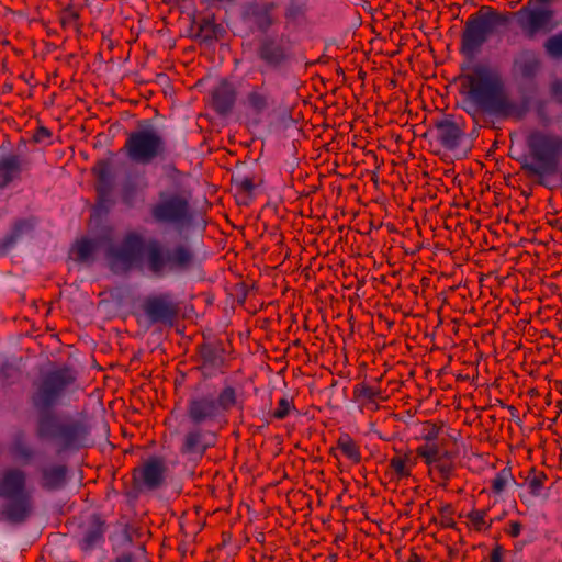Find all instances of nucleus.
Returning <instances> with one entry per match:
<instances>
[{"instance_id": "4", "label": "nucleus", "mask_w": 562, "mask_h": 562, "mask_svg": "<svg viewBox=\"0 0 562 562\" xmlns=\"http://www.w3.org/2000/svg\"><path fill=\"white\" fill-rule=\"evenodd\" d=\"M87 425L74 418H60L48 414L37 420V437L49 441L60 450H77L90 442Z\"/></svg>"}, {"instance_id": "34", "label": "nucleus", "mask_w": 562, "mask_h": 562, "mask_svg": "<svg viewBox=\"0 0 562 562\" xmlns=\"http://www.w3.org/2000/svg\"><path fill=\"white\" fill-rule=\"evenodd\" d=\"M337 449L346 457H358L360 454L357 442L347 434L339 437Z\"/></svg>"}, {"instance_id": "20", "label": "nucleus", "mask_w": 562, "mask_h": 562, "mask_svg": "<svg viewBox=\"0 0 562 562\" xmlns=\"http://www.w3.org/2000/svg\"><path fill=\"white\" fill-rule=\"evenodd\" d=\"M200 355L202 360L200 369L204 376H212L222 370L224 356L221 349L205 345L202 346Z\"/></svg>"}, {"instance_id": "16", "label": "nucleus", "mask_w": 562, "mask_h": 562, "mask_svg": "<svg viewBox=\"0 0 562 562\" xmlns=\"http://www.w3.org/2000/svg\"><path fill=\"white\" fill-rule=\"evenodd\" d=\"M30 169L31 168L25 164L12 157L11 154H9L8 147L3 145L0 146V186L9 187L22 181L24 175L30 171Z\"/></svg>"}, {"instance_id": "26", "label": "nucleus", "mask_w": 562, "mask_h": 562, "mask_svg": "<svg viewBox=\"0 0 562 562\" xmlns=\"http://www.w3.org/2000/svg\"><path fill=\"white\" fill-rule=\"evenodd\" d=\"M25 369L22 357L11 356L0 359V378L13 379Z\"/></svg>"}, {"instance_id": "35", "label": "nucleus", "mask_w": 562, "mask_h": 562, "mask_svg": "<svg viewBox=\"0 0 562 562\" xmlns=\"http://www.w3.org/2000/svg\"><path fill=\"white\" fill-rule=\"evenodd\" d=\"M544 47L550 56L554 58L562 57V33L548 38Z\"/></svg>"}, {"instance_id": "45", "label": "nucleus", "mask_w": 562, "mask_h": 562, "mask_svg": "<svg viewBox=\"0 0 562 562\" xmlns=\"http://www.w3.org/2000/svg\"><path fill=\"white\" fill-rule=\"evenodd\" d=\"M552 93L559 100H562V81H557L552 85Z\"/></svg>"}, {"instance_id": "51", "label": "nucleus", "mask_w": 562, "mask_h": 562, "mask_svg": "<svg viewBox=\"0 0 562 562\" xmlns=\"http://www.w3.org/2000/svg\"><path fill=\"white\" fill-rule=\"evenodd\" d=\"M100 177L104 178L105 177V172H101Z\"/></svg>"}, {"instance_id": "36", "label": "nucleus", "mask_w": 562, "mask_h": 562, "mask_svg": "<svg viewBox=\"0 0 562 562\" xmlns=\"http://www.w3.org/2000/svg\"><path fill=\"white\" fill-rule=\"evenodd\" d=\"M485 516L486 513L483 510H472L471 513H469L468 519L471 528H473L476 531L487 529L490 527V524H486Z\"/></svg>"}, {"instance_id": "13", "label": "nucleus", "mask_w": 562, "mask_h": 562, "mask_svg": "<svg viewBox=\"0 0 562 562\" xmlns=\"http://www.w3.org/2000/svg\"><path fill=\"white\" fill-rule=\"evenodd\" d=\"M168 477V469L162 459H149L134 469L133 481L138 491L160 487Z\"/></svg>"}, {"instance_id": "22", "label": "nucleus", "mask_w": 562, "mask_h": 562, "mask_svg": "<svg viewBox=\"0 0 562 562\" xmlns=\"http://www.w3.org/2000/svg\"><path fill=\"white\" fill-rule=\"evenodd\" d=\"M258 55L260 59L270 66H279L286 58L284 47L270 38H267L261 43L258 49Z\"/></svg>"}, {"instance_id": "43", "label": "nucleus", "mask_w": 562, "mask_h": 562, "mask_svg": "<svg viewBox=\"0 0 562 562\" xmlns=\"http://www.w3.org/2000/svg\"><path fill=\"white\" fill-rule=\"evenodd\" d=\"M52 133L48 128L37 125V143L46 142L50 139Z\"/></svg>"}, {"instance_id": "44", "label": "nucleus", "mask_w": 562, "mask_h": 562, "mask_svg": "<svg viewBox=\"0 0 562 562\" xmlns=\"http://www.w3.org/2000/svg\"><path fill=\"white\" fill-rule=\"evenodd\" d=\"M504 551L501 547H496L492 550L490 562H503Z\"/></svg>"}, {"instance_id": "8", "label": "nucleus", "mask_w": 562, "mask_h": 562, "mask_svg": "<svg viewBox=\"0 0 562 562\" xmlns=\"http://www.w3.org/2000/svg\"><path fill=\"white\" fill-rule=\"evenodd\" d=\"M150 214L158 224H168L176 228L189 226L193 220L190 196L180 191H161L150 207Z\"/></svg>"}, {"instance_id": "30", "label": "nucleus", "mask_w": 562, "mask_h": 562, "mask_svg": "<svg viewBox=\"0 0 562 562\" xmlns=\"http://www.w3.org/2000/svg\"><path fill=\"white\" fill-rule=\"evenodd\" d=\"M412 459H391L387 465V474L392 480H398L409 474Z\"/></svg>"}, {"instance_id": "38", "label": "nucleus", "mask_w": 562, "mask_h": 562, "mask_svg": "<svg viewBox=\"0 0 562 562\" xmlns=\"http://www.w3.org/2000/svg\"><path fill=\"white\" fill-rule=\"evenodd\" d=\"M547 476L543 473L533 474L528 480L529 488L532 495L539 496L543 486V481Z\"/></svg>"}, {"instance_id": "15", "label": "nucleus", "mask_w": 562, "mask_h": 562, "mask_svg": "<svg viewBox=\"0 0 562 562\" xmlns=\"http://www.w3.org/2000/svg\"><path fill=\"white\" fill-rule=\"evenodd\" d=\"M143 311L151 323H171L178 313L177 305L168 294L147 297Z\"/></svg>"}, {"instance_id": "17", "label": "nucleus", "mask_w": 562, "mask_h": 562, "mask_svg": "<svg viewBox=\"0 0 562 562\" xmlns=\"http://www.w3.org/2000/svg\"><path fill=\"white\" fill-rule=\"evenodd\" d=\"M437 139L447 149L459 146L463 131L450 119H443L435 123Z\"/></svg>"}, {"instance_id": "19", "label": "nucleus", "mask_w": 562, "mask_h": 562, "mask_svg": "<svg viewBox=\"0 0 562 562\" xmlns=\"http://www.w3.org/2000/svg\"><path fill=\"white\" fill-rule=\"evenodd\" d=\"M101 241L98 238L82 237L75 241L69 256L80 263H91L100 249Z\"/></svg>"}, {"instance_id": "31", "label": "nucleus", "mask_w": 562, "mask_h": 562, "mask_svg": "<svg viewBox=\"0 0 562 562\" xmlns=\"http://www.w3.org/2000/svg\"><path fill=\"white\" fill-rule=\"evenodd\" d=\"M79 19V12L71 7L63 10L59 16L61 26L65 30L74 31L76 33L79 32L81 27Z\"/></svg>"}, {"instance_id": "14", "label": "nucleus", "mask_w": 562, "mask_h": 562, "mask_svg": "<svg viewBox=\"0 0 562 562\" xmlns=\"http://www.w3.org/2000/svg\"><path fill=\"white\" fill-rule=\"evenodd\" d=\"M217 441V429L209 426H193L182 440V451L189 454H204Z\"/></svg>"}, {"instance_id": "50", "label": "nucleus", "mask_w": 562, "mask_h": 562, "mask_svg": "<svg viewBox=\"0 0 562 562\" xmlns=\"http://www.w3.org/2000/svg\"><path fill=\"white\" fill-rule=\"evenodd\" d=\"M293 14H294V10H293V8H289V9L286 10V12H285V16H286V18H290V16H292Z\"/></svg>"}, {"instance_id": "9", "label": "nucleus", "mask_w": 562, "mask_h": 562, "mask_svg": "<svg viewBox=\"0 0 562 562\" xmlns=\"http://www.w3.org/2000/svg\"><path fill=\"white\" fill-rule=\"evenodd\" d=\"M0 497L10 501L4 512L10 521L21 522L30 515V494L22 471L10 469L0 473Z\"/></svg>"}, {"instance_id": "29", "label": "nucleus", "mask_w": 562, "mask_h": 562, "mask_svg": "<svg viewBox=\"0 0 562 562\" xmlns=\"http://www.w3.org/2000/svg\"><path fill=\"white\" fill-rule=\"evenodd\" d=\"M516 480L512 473V469L506 467L501 470L491 482V487L494 494L501 495L509 486L514 485Z\"/></svg>"}, {"instance_id": "49", "label": "nucleus", "mask_w": 562, "mask_h": 562, "mask_svg": "<svg viewBox=\"0 0 562 562\" xmlns=\"http://www.w3.org/2000/svg\"><path fill=\"white\" fill-rule=\"evenodd\" d=\"M116 562H132V559L130 557H121L116 560Z\"/></svg>"}, {"instance_id": "1", "label": "nucleus", "mask_w": 562, "mask_h": 562, "mask_svg": "<svg viewBox=\"0 0 562 562\" xmlns=\"http://www.w3.org/2000/svg\"><path fill=\"white\" fill-rule=\"evenodd\" d=\"M106 258L114 272H127L144 266L155 278L188 271L195 263V254L189 244L167 247L156 239L146 243L136 231L127 232L120 243L111 246Z\"/></svg>"}, {"instance_id": "25", "label": "nucleus", "mask_w": 562, "mask_h": 562, "mask_svg": "<svg viewBox=\"0 0 562 562\" xmlns=\"http://www.w3.org/2000/svg\"><path fill=\"white\" fill-rule=\"evenodd\" d=\"M35 142V133L27 132L25 136H21L14 147L9 148V154L18 160L31 168L32 166V148L31 144Z\"/></svg>"}, {"instance_id": "40", "label": "nucleus", "mask_w": 562, "mask_h": 562, "mask_svg": "<svg viewBox=\"0 0 562 562\" xmlns=\"http://www.w3.org/2000/svg\"><path fill=\"white\" fill-rule=\"evenodd\" d=\"M26 401L29 406V413L31 414L32 411L35 408V379L30 378L29 379V387L26 390Z\"/></svg>"}, {"instance_id": "46", "label": "nucleus", "mask_w": 562, "mask_h": 562, "mask_svg": "<svg viewBox=\"0 0 562 562\" xmlns=\"http://www.w3.org/2000/svg\"><path fill=\"white\" fill-rule=\"evenodd\" d=\"M13 414L19 418H22L24 416V411L18 402L13 406Z\"/></svg>"}, {"instance_id": "12", "label": "nucleus", "mask_w": 562, "mask_h": 562, "mask_svg": "<svg viewBox=\"0 0 562 562\" xmlns=\"http://www.w3.org/2000/svg\"><path fill=\"white\" fill-rule=\"evenodd\" d=\"M515 15L519 27L528 37H533L541 31L549 32L555 26L552 23L554 11L544 3L531 5L529 2L520 8Z\"/></svg>"}, {"instance_id": "27", "label": "nucleus", "mask_w": 562, "mask_h": 562, "mask_svg": "<svg viewBox=\"0 0 562 562\" xmlns=\"http://www.w3.org/2000/svg\"><path fill=\"white\" fill-rule=\"evenodd\" d=\"M10 449L16 457H32L29 437L24 430L15 429L12 432Z\"/></svg>"}, {"instance_id": "33", "label": "nucleus", "mask_w": 562, "mask_h": 562, "mask_svg": "<svg viewBox=\"0 0 562 562\" xmlns=\"http://www.w3.org/2000/svg\"><path fill=\"white\" fill-rule=\"evenodd\" d=\"M66 471L63 467H55L46 470L44 473V485L49 488H56L64 484Z\"/></svg>"}, {"instance_id": "32", "label": "nucleus", "mask_w": 562, "mask_h": 562, "mask_svg": "<svg viewBox=\"0 0 562 562\" xmlns=\"http://www.w3.org/2000/svg\"><path fill=\"white\" fill-rule=\"evenodd\" d=\"M516 66L524 77L529 78L537 72L539 68V60L533 54L528 53L516 61Z\"/></svg>"}, {"instance_id": "10", "label": "nucleus", "mask_w": 562, "mask_h": 562, "mask_svg": "<svg viewBox=\"0 0 562 562\" xmlns=\"http://www.w3.org/2000/svg\"><path fill=\"white\" fill-rule=\"evenodd\" d=\"M127 158L138 165H148L166 151V144L153 126L128 134L124 148Z\"/></svg>"}, {"instance_id": "3", "label": "nucleus", "mask_w": 562, "mask_h": 562, "mask_svg": "<svg viewBox=\"0 0 562 562\" xmlns=\"http://www.w3.org/2000/svg\"><path fill=\"white\" fill-rule=\"evenodd\" d=\"M239 396L232 385L224 386L216 396L199 394L189 398L187 404V418L193 426H209L221 428L226 424L227 413L237 406Z\"/></svg>"}, {"instance_id": "7", "label": "nucleus", "mask_w": 562, "mask_h": 562, "mask_svg": "<svg viewBox=\"0 0 562 562\" xmlns=\"http://www.w3.org/2000/svg\"><path fill=\"white\" fill-rule=\"evenodd\" d=\"M508 22V14L499 13L491 7H482L470 15L465 23L461 38L462 50L474 54L498 27L505 26Z\"/></svg>"}, {"instance_id": "21", "label": "nucleus", "mask_w": 562, "mask_h": 562, "mask_svg": "<svg viewBox=\"0 0 562 562\" xmlns=\"http://www.w3.org/2000/svg\"><path fill=\"white\" fill-rule=\"evenodd\" d=\"M245 104L256 113H262L272 104L269 90L265 85L254 86L247 93Z\"/></svg>"}, {"instance_id": "24", "label": "nucleus", "mask_w": 562, "mask_h": 562, "mask_svg": "<svg viewBox=\"0 0 562 562\" xmlns=\"http://www.w3.org/2000/svg\"><path fill=\"white\" fill-rule=\"evenodd\" d=\"M277 8L278 4L276 2H265L251 9V15L260 31L266 32L274 24L276 18L273 13Z\"/></svg>"}, {"instance_id": "41", "label": "nucleus", "mask_w": 562, "mask_h": 562, "mask_svg": "<svg viewBox=\"0 0 562 562\" xmlns=\"http://www.w3.org/2000/svg\"><path fill=\"white\" fill-rule=\"evenodd\" d=\"M236 187L243 192L250 194L255 189V183L251 178L243 177L236 180Z\"/></svg>"}, {"instance_id": "48", "label": "nucleus", "mask_w": 562, "mask_h": 562, "mask_svg": "<svg viewBox=\"0 0 562 562\" xmlns=\"http://www.w3.org/2000/svg\"><path fill=\"white\" fill-rule=\"evenodd\" d=\"M363 394L367 395L368 397L373 396V393L369 387H363Z\"/></svg>"}, {"instance_id": "42", "label": "nucleus", "mask_w": 562, "mask_h": 562, "mask_svg": "<svg viewBox=\"0 0 562 562\" xmlns=\"http://www.w3.org/2000/svg\"><path fill=\"white\" fill-rule=\"evenodd\" d=\"M522 525L516 520H509L506 525V533L513 538L518 537L521 533Z\"/></svg>"}, {"instance_id": "11", "label": "nucleus", "mask_w": 562, "mask_h": 562, "mask_svg": "<svg viewBox=\"0 0 562 562\" xmlns=\"http://www.w3.org/2000/svg\"><path fill=\"white\" fill-rule=\"evenodd\" d=\"M35 240V215L32 212L13 217L7 233L0 238V257L16 250H32Z\"/></svg>"}, {"instance_id": "18", "label": "nucleus", "mask_w": 562, "mask_h": 562, "mask_svg": "<svg viewBox=\"0 0 562 562\" xmlns=\"http://www.w3.org/2000/svg\"><path fill=\"white\" fill-rule=\"evenodd\" d=\"M423 437L426 443L418 448L419 457H447V451L439 449V442L443 443L445 438L440 437V428L427 423L423 429Z\"/></svg>"}, {"instance_id": "2", "label": "nucleus", "mask_w": 562, "mask_h": 562, "mask_svg": "<svg viewBox=\"0 0 562 562\" xmlns=\"http://www.w3.org/2000/svg\"><path fill=\"white\" fill-rule=\"evenodd\" d=\"M463 110L473 119L482 114L497 117H521L522 108L507 92L498 71L484 65H476L465 76L463 85Z\"/></svg>"}, {"instance_id": "37", "label": "nucleus", "mask_w": 562, "mask_h": 562, "mask_svg": "<svg viewBox=\"0 0 562 562\" xmlns=\"http://www.w3.org/2000/svg\"><path fill=\"white\" fill-rule=\"evenodd\" d=\"M293 408L294 406L292 401L283 396L279 400L278 406L272 413V416L277 419H284Z\"/></svg>"}, {"instance_id": "6", "label": "nucleus", "mask_w": 562, "mask_h": 562, "mask_svg": "<svg viewBox=\"0 0 562 562\" xmlns=\"http://www.w3.org/2000/svg\"><path fill=\"white\" fill-rule=\"evenodd\" d=\"M76 379L75 371L68 367L42 374L37 382V420L48 414H56L55 407L61 404Z\"/></svg>"}, {"instance_id": "5", "label": "nucleus", "mask_w": 562, "mask_h": 562, "mask_svg": "<svg viewBox=\"0 0 562 562\" xmlns=\"http://www.w3.org/2000/svg\"><path fill=\"white\" fill-rule=\"evenodd\" d=\"M527 145L535 162L525 164V171L533 176H544L558 170L562 160V134L533 131L527 137Z\"/></svg>"}, {"instance_id": "23", "label": "nucleus", "mask_w": 562, "mask_h": 562, "mask_svg": "<svg viewBox=\"0 0 562 562\" xmlns=\"http://www.w3.org/2000/svg\"><path fill=\"white\" fill-rule=\"evenodd\" d=\"M236 99L235 90L227 83L220 85L212 94L213 106L220 114L228 113Z\"/></svg>"}, {"instance_id": "39", "label": "nucleus", "mask_w": 562, "mask_h": 562, "mask_svg": "<svg viewBox=\"0 0 562 562\" xmlns=\"http://www.w3.org/2000/svg\"><path fill=\"white\" fill-rule=\"evenodd\" d=\"M101 541V533L99 531L88 532L81 540L82 550L87 551L95 547Z\"/></svg>"}, {"instance_id": "47", "label": "nucleus", "mask_w": 562, "mask_h": 562, "mask_svg": "<svg viewBox=\"0 0 562 562\" xmlns=\"http://www.w3.org/2000/svg\"><path fill=\"white\" fill-rule=\"evenodd\" d=\"M442 522H443V525H445L446 527H452V526H453V524H454V522H453V520H452V518H450V517H448V516H446V515H443V516H442Z\"/></svg>"}, {"instance_id": "28", "label": "nucleus", "mask_w": 562, "mask_h": 562, "mask_svg": "<svg viewBox=\"0 0 562 562\" xmlns=\"http://www.w3.org/2000/svg\"><path fill=\"white\" fill-rule=\"evenodd\" d=\"M427 467L434 480L447 479L452 472V463L450 459H426Z\"/></svg>"}]
</instances>
